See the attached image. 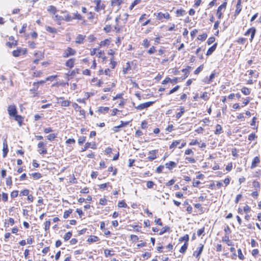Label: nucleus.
Masks as SVG:
<instances>
[{
	"instance_id": "nucleus-1",
	"label": "nucleus",
	"mask_w": 261,
	"mask_h": 261,
	"mask_svg": "<svg viewBox=\"0 0 261 261\" xmlns=\"http://www.w3.org/2000/svg\"><path fill=\"white\" fill-rule=\"evenodd\" d=\"M82 12L83 14H86V19L83 17V22H82V24L84 25H87L89 24V22L92 23H96L98 17L95 12L93 11H89L86 7H82L81 8Z\"/></svg>"
},
{
	"instance_id": "nucleus-2",
	"label": "nucleus",
	"mask_w": 261,
	"mask_h": 261,
	"mask_svg": "<svg viewBox=\"0 0 261 261\" xmlns=\"http://www.w3.org/2000/svg\"><path fill=\"white\" fill-rule=\"evenodd\" d=\"M126 21L127 18L125 19H122L120 15L117 16L115 18V24L114 27L115 32L119 33L122 32Z\"/></svg>"
},
{
	"instance_id": "nucleus-3",
	"label": "nucleus",
	"mask_w": 261,
	"mask_h": 261,
	"mask_svg": "<svg viewBox=\"0 0 261 261\" xmlns=\"http://www.w3.org/2000/svg\"><path fill=\"white\" fill-rule=\"evenodd\" d=\"M228 5V1L224 0L216 10V16L218 19H221L224 17Z\"/></svg>"
},
{
	"instance_id": "nucleus-4",
	"label": "nucleus",
	"mask_w": 261,
	"mask_h": 261,
	"mask_svg": "<svg viewBox=\"0 0 261 261\" xmlns=\"http://www.w3.org/2000/svg\"><path fill=\"white\" fill-rule=\"evenodd\" d=\"M8 112L11 117L14 118L15 121H17L19 125H21L23 121V118L17 114V111L16 107L14 105L9 106L8 108Z\"/></svg>"
},
{
	"instance_id": "nucleus-5",
	"label": "nucleus",
	"mask_w": 261,
	"mask_h": 261,
	"mask_svg": "<svg viewBox=\"0 0 261 261\" xmlns=\"http://www.w3.org/2000/svg\"><path fill=\"white\" fill-rule=\"evenodd\" d=\"M95 5L94 10L96 13H100L102 11L105 13L106 5L105 2L102 0H93Z\"/></svg>"
},
{
	"instance_id": "nucleus-6",
	"label": "nucleus",
	"mask_w": 261,
	"mask_h": 261,
	"mask_svg": "<svg viewBox=\"0 0 261 261\" xmlns=\"http://www.w3.org/2000/svg\"><path fill=\"white\" fill-rule=\"evenodd\" d=\"M153 15L155 16L156 19L161 22H163L165 20H169L171 19V16L169 12L163 13L161 11L154 13Z\"/></svg>"
},
{
	"instance_id": "nucleus-7",
	"label": "nucleus",
	"mask_w": 261,
	"mask_h": 261,
	"mask_svg": "<svg viewBox=\"0 0 261 261\" xmlns=\"http://www.w3.org/2000/svg\"><path fill=\"white\" fill-rule=\"evenodd\" d=\"M76 54V50L70 46L67 47L62 53V57L64 58H68L69 57L74 56Z\"/></svg>"
},
{
	"instance_id": "nucleus-8",
	"label": "nucleus",
	"mask_w": 261,
	"mask_h": 261,
	"mask_svg": "<svg viewBox=\"0 0 261 261\" xmlns=\"http://www.w3.org/2000/svg\"><path fill=\"white\" fill-rule=\"evenodd\" d=\"M256 29L255 27H251L248 29L244 33L245 36H248L250 34V42H252L256 34Z\"/></svg>"
},
{
	"instance_id": "nucleus-9",
	"label": "nucleus",
	"mask_w": 261,
	"mask_h": 261,
	"mask_svg": "<svg viewBox=\"0 0 261 261\" xmlns=\"http://www.w3.org/2000/svg\"><path fill=\"white\" fill-rule=\"evenodd\" d=\"M27 52V49L25 48L17 47L16 50L12 51V55L15 57H18L21 55H25Z\"/></svg>"
},
{
	"instance_id": "nucleus-10",
	"label": "nucleus",
	"mask_w": 261,
	"mask_h": 261,
	"mask_svg": "<svg viewBox=\"0 0 261 261\" xmlns=\"http://www.w3.org/2000/svg\"><path fill=\"white\" fill-rule=\"evenodd\" d=\"M76 59L72 57L67 59L65 63V66L68 69H71L75 65Z\"/></svg>"
},
{
	"instance_id": "nucleus-11",
	"label": "nucleus",
	"mask_w": 261,
	"mask_h": 261,
	"mask_svg": "<svg viewBox=\"0 0 261 261\" xmlns=\"http://www.w3.org/2000/svg\"><path fill=\"white\" fill-rule=\"evenodd\" d=\"M124 2V0H111L110 5L112 8L117 7L118 10L120 9L121 5Z\"/></svg>"
},
{
	"instance_id": "nucleus-12",
	"label": "nucleus",
	"mask_w": 261,
	"mask_h": 261,
	"mask_svg": "<svg viewBox=\"0 0 261 261\" xmlns=\"http://www.w3.org/2000/svg\"><path fill=\"white\" fill-rule=\"evenodd\" d=\"M79 73V69L75 68L72 70L69 71L66 74L67 80H70L72 79L74 76Z\"/></svg>"
},
{
	"instance_id": "nucleus-13",
	"label": "nucleus",
	"mask_w": 261,
	"mask_h": 261,
	"mask_svg": "<svg viewBox=\"0 0 261 261\" xmlns=\"http://www.w3.org/2000/svg\"><path fill=\"white\" fill-rule=\"evenodd\" d=\"M154 103V101H148L146 102L143 103H141L139 105H138L137 107H135L136 109L138 110H143L146 108H147L151 106L153 103Z\"/></svg>"
},
{
	"instance_id": "nucleus-14",
	"label": "nucleus",
	"mask_w": 261,
	"mask_h": 261,
	"mask_svg": "<svg viewBox=\"0 0 261 261\" xmlns=\"http://www.w3.org/2000/svg\"><path fill=\"white\" fill-rule=\"evenodd\" d=\"M147 15L145 13H144L141 15L139 17V21L140 22H142L141 25L143 27L146 26L148 24H150L151 22V19H148L146 21H144V19L146 18Z\"/></svg>"
},
{
	"instance_id": "nucleus-15",
	"label": "nucleus",
	"mask_w": 261,
	"mask_h": 261,
	"mask_svg": "<svg viewBox=\"0 0 261 261\" xmlns=\"http://www.w3.org/2000/svg\"><path fill=\"white\" fill-rule=\"evenodd\" d=\"M40 83H34L33 88L30 89V92L32 94H33V97L39 96L40 93L39 92H37L38 88H39V84Z\"/></svg>"
},
{
	"instance_id": "nucleus-16",
	"label": "nucleus",
	"mask_w": 261,
	"mask_h": 261,
	"mask_svg": "<svg viewBox=\"0 0 261 261\" xmlns=\"http://www.w3.org/2000/svg\"><path fill=\"white\" fill-rule=\"evenodd\" d=\"M86 39V36L82 34H79L76 37L75 42L76 44H83Z\"/></svg>"
},
{
	"instance_id": "nucleus-17",
	"label": "nucleus",
	"mask_w": 261,
	"mask_h": 261,
	"mask_svg": "<svg viewBox=\"0 0 261 261\" xmlns=\"http://www.w3.org/2000/svg\"><path fill=\"white\" fill-rule=\"evenodd\" d=\"M204 245L200 244V246L197 248V250L194 252L193 255L196 256L198 259L199 258L203 250Z\"/></svg>"
},
{
	"instance_id": "nucleus-18",
	"label": "nucleus",
	"mask_w": 261,
	"mask_h": 261,
	"mask_svg": "<svg viewBox=\"0 0 261 261\" xmlns=\"http://www.w3.org/2000/svg\"><path fill=\"white\" fill-rule=\"evenodd\" d=\"M111 41L112 39L110 37L109 38L105 39V40L100 42L99 46L100 47L108 46L111 44Z\"/></svg>"
},
{
	"instance_id": "nucleus-19",
	"label": "nucleus",
	"mask_w": 261,
	"mask_h": 261,
	"mask_svg": "<svg viewBox=\"0 0 261 261\" xmlns=\"http://www.w3.org/2000/svg\"><path fill=\"white\" fill-rule=\"evenodd\" d=\"M97 56L98 58H100L102 60V62L103 63H106L107 61V57L105 56V53L103 50H98V54H97Z\"/></svg>"
},
{
	"instance_id": "nucleus-20",
	"label": "nucleus",
	"mask_w": 261,
	"mask_h": 261,
	"mask_svg": "<svg viewBox=\"0 0 261 261\" xmlns=\"http://www.w3.org/2000/svg\"><path fill=\"white\" fill-rule=\"evenodd\" d=\"M9 39L10 40L12 41L11 42H7L6 43V45L8 46L9 48H12L13 46H15L17 45V41L14 40V37L11 36L9 37Z\"/></svg>"
},
{
	"instance_id": "nucleus-21",
	"label": "nucleus",
	"mask_w": 261,
	"mask_h": 261,
	"mask_svg": "<svg viewBox=\"0 0 261 261\" xmlns=\"http://www.w3.org/2000/svg\"><path fill=\"white\" fill-rule=\"evenodd\" d=\"M45 30L48 33L51 34L55 35L58 33V30L57 28L48 25L45 27Z\"/></svg>"
},
{
	"instance_id": "nucleus-22",
	"label": "nucleus",
	"mask_w": 261,
	"mask_h": 261,
	"mask_svg": "<svg viewBox=\"0 0 261 261\" xmlns=\"http://www.w3.org/2000/svg\"><path fill=\"white\" fill-rule=\"evenodd\" d=\"M242 10V4L237 3L236 7H235L234 16L235 17L238 16L241 13Z\"/></svg>"
},
{
	"instance_id": "nucleus-23",
	"label": "nucleus",
	"mask_w": 261,
	"mask_h": 261,
	"mask_svg": "<svg viewBox=\"0 0 261 261\" xmlns=\"http://www.w3.org/2000/svg\"><path fill=\"white\" fill-rule=\"evenodd\" d=\"M34 56L37 57V59H35L33 61V63L34 64H37L39 60L43 59L44 58V54L41 51H39L35 53Z\"/></svg>"
},
{
	"instance_id": "nucleus-24",
	"label": "nucleus",
	"mask_w": 261,
	"mask_h": 261,
	"mask_svg": "<svg viewBox=\"0 0 261 261\" xmlns=\"http://www.w3.org/2000/svg\"><path fill=\"white\" fill-rule=\"evenodd\" d=\"M218 45L217 43H215L211 47H210L207 50L206 56H209L211 55L214 51L216 50Z\"/></svg>"
},
{
	"instance_id": "nucleus-25",
	"label": "nucleus",
	"mask_w": 261,
	"mask_h": 261,
	"mask_svg": "<svg viewBox=\"0 0 261 261\" xmlns=\"http://www.w3.org/2000/svg\"><path fill=\"white\" fill-rule=\"evenodd\" d=\"M73 20H77L83 22V16L77 11L73 14Z\"/></svg>"
},
{
	"instance_id": "nucleus-26",
	"label": "nucleus",
	"mask_w": 261,
	"mask_h": 261,
	"mask_svg": "<svg viewBox=\"0 0 261 261\" xmlns=\"http://www.w3.org/2000/svg\"><path fill=\"white\" fill-rule=\"evenodd\" d=\"M45 145V144L43 142H40L38 144V147L39 148L42 149L41 151H39V153L40 154H44L47 153V149L45 148H44Z\"/></svg>"
},
{
	"instance_id": "nucleus-27",
	"label": "nucleus",
	"mask_w": 261,
	"mask_h": 261,
	"mask_svg": "<svg viewBox=\"0 0 261 261\" xmlns=\"http://www.w3.org/2000/svg\"><path fill=\"white\" fill-rule=\"evenodd\" d=\"M158 150H152L149 152V154H150V156H149L147 158L148 161H152L156 158V156L155 154L158 152Z\"/></svg>"
},
{
	"instance_id": "nucleus-28",
	"label": "nucleus",
	"mask_w": 261,
	"mask_h": 261,
	"mask_svg": "<svg viewBox=\"0 0 261 261\" xmlns=\"http://www.w3.org/2000/svg\"><path fill=\"white\" fill-rule=\"evenodd\" d=\"M260 163V159L258 156H255L252 160L251 168L253 169L255 168L258 164Z\"/></svg>"
},
{
	"instance_id": "nucleus-29",
	"label": "nucleus",
	"mask_w": 261,
	"mask_h": 261,
	"mask_svg": "<svg viewBox=\"0 0 261 261\" xmlns=\"http://www.w3.org/2000/svg\"><path fill=\"white\" fill-rule=\"evenodd\" d=\"M53 18L57 22V24L60 25L61 24V22L63 21L64 17L61 15H59L58 14L55 15Z\"/></svg>"
},
{
	"instance_id": "nucleus-30",
	"label": "nucleus",
	"mask_w": 261,
	"mask_h": 261,
	"mask_svg": "<svg viewBox=\"0 0 261 261\" xmlns=\"http://www.w3.org/2000/svg\"><path fill=\"white\" fill-rule=\"evenodd\" d=\"M150 45V41L147 38H144L142 42V46L144 48H148Z\"/></svg>"
},
{
	"instance_id": "nucleus-31",
	"label": "nucleus",
	"mask_w": 261,
	"mask_h": 261,
	"mask_svg": "<svg viewBox=\"0 0 261 261\" xmlns=\"http://www.w3.org/2000/svg\"><path fill=\"white\" fill-rule=\"evenodd\" d=\"M47 11L52 15H55L57 12V8L54 6H49L47 8Z\"/></svg>"
},
{
	"instance_id": "nucleus-32",
	"label": "nucleus",
	"mask_w": 261,
	"mask_h": 261,
	"mask_svg": "<svg viewBox=\"0 0 261 261\" xmlns=\"http://www.w3.org/2000/svg\"><path fill=\"white\" fill-rule=\"evenodd\" d=\"M175 14L177 17L183 16L186 14V12L184 9L180 8L176 10Z\"/></svg>"
},
{
	"instance_id": "nucleus-33",
	"label": "nucleus",
	"mask_w": 261,
	"mask_h": 261,
	"mask_svg": "<svg viewBox=\"0 0 261 261\" xmlns=\"http://www.w3.org/2000/svg\"><path fill=\"white\" fill-rule=\"evenodd\" d=\"M222 241L226 243L228 246H232V242L229 240V236L225 234L222 238Z\"/></svg>"
},
{
	"instance_id": "nucleus-34",
	"label": "nucleus",
	"mask_w": 261,
	"mask_h": 261,
	"mask_svg": "<svg viewBox=\"0 0 261 261\" xmlns=\"http://www.w3.org/2000/svg\"><path fill=\"white\" fill-rule=\"evenodd\" d=\"M177 165V164L173 161H170L169 163L165 164V166L169 170H172L173 168H175Z\"/></svg>"
},
{
	"instance_id": "nucleus-35",
	"label": "nucleus",
	"mask_w": 261,
	"mask_h": 261,
	"mask_svg": "<svg viewBox=\"0 0 261 261\" xmlns=\"http://www.w3.org/2000/svg\"><path fill=\"white\" fill-rule=\"evenodd\" d=\"M117 65V62L115 61V57H111L110 59V62L109 63V67L111 69H114Z\"/></svg>"
},
{
	"instance_id": "nucleus-36",
	"label": "nucleus",
	"mask_w": 261,
	"mask_h": 261,
	"mask_svg": "<svg viewBox=\"0 0 261 261\" xmlns=\"http://www.w3.org/2000/svg\"><path fill=\"white\" fill-rule=\"evenodd\" d=\"M3 157L5 158L8 153V145L7 143V141H5L3 143Z\"/></svg>"
},
{
	"instance_id": "nucleus-37",
	"label": "nucleus",
	"mask_w": 261,
	"mask_h": 261,
	"mask_svg": "<svg viewBox=\"0 0 261 261\" xmlns=\"http://www.w3.org/2000/svg\"><path fill=\"white\" fill-rule=\"evenodd\" d=\"M89 147H91L92 149H95L96 148V145H95V143H94L91 146V143L87 142V143H86L84 147L83 148H82V151H85L86 149H87Z\"/></svg>"
},
{
	"instance_id": "nucleus-38",
	"label": "nucleus",
	"mask_w": 261,
	"mask_h": 261,
	"mask_svg": "<svg viewBox=\"0 0 261 261\" xmlns=\"http://www.w3.org/2000/svg\"><path fill=\"white\" fill-rule=\"evenodd\" d=\"M131 69L129 63L128 62L126 63L125 66L123 67L122 72L123 74H125Z\"/></svg>"
},
{
	"instance_id": "nucleus-39",
	"label": "nucleus",
	"mask_w": 261,
	"mask_h": 261,
	"mask_svg": "<svg viewBox=\"0 0 261 261\" xmlns=\"http://www.w3.org/2000/svg\"><path fill=\"white\" fill-rule=\"evenodd\" d=\"M252 186L254 188L255 190H259L260 188V185L259 182L255 180L252 181Z\"/></svg>"
},
{
	"instance_id": "nucleus-40",
	"label": "nucleus",
	"mask_w": 261,
	"mask_h": 261,
	"mask_svg": "<svg viewBox=\"0 0 261 261\" xmlns=\"http://www.w3.org/2000/svg\"><path fill=\"white\" fill-rule=\"evenodd\" d=\"M31 176H32L34 179H38L42 177V174L38 172H34L31 174H30Z\"/></svg>"
},
{
	"instance_id": "nucleus-41",
	"label": "nucleus",
	"mask_w": 261,
	"mask_h": 261,
	"mask_svg": "<svg viewBox=\"0 0 261 261\" xmlns=\"http://www.w3.org/2000/svg\"><path fill=\"white\" fill-rule=\"evenodd\" d=\"M60 100H62V101H60L61 105L62 107H68L70 105V101L69 100H64L63 97H60L59 98Z\"/></svg>"
},
{
	"instance_id": "nucleus-42",
	"label": "nucleus",
	"mask_w": 261,
	"mask_h": 261,
	"mask_svg": "<svg viewBox=\"0 0 261 261\" xmlns=\"http://www.w3.org/2000/svg\"><path fill=\"white\" fill-rule=\"evenodd\" d=\"M237 42L240 44L244 45L247 42V39L244 37H240L237 39Z\"/></svg>"
},
{
	"instance_id": "nucleus-43",
	"label": "nucleus",
	"mask_w": 261,
	"mask_h": 261,
	"mask_svg": "<svg viewBox=\"0 0 261 261\" xmlns=\"http://www.w3.org/2000/svg\"><path fill=\"white\" fill-rule=\"evenodd\" d=\"M99 240L98 238L95 236H91L88 239L87 241L91 243H94L98 241Z\"/></svg>"
},
{
	"instance_id": "nucleus-44",
	"label": "nucleus",
	"mask_w": 261,
	"mask_h": 261,
	"mask_svg": "<svg viewBox=\"0 0 261 261\" xmlns=\"http://www.w3.org/2000/svg\"><path fill=\"white\" fill-rule=\"evenodd\" d=\"M207 37V34L206 33H204L202 34L199 35L197 37V39L201 41H204L206 40Z\"/></svg>"
},
{
	"instance_id": "nucleus-45",
	"label": "nucleus",
	"mask_w": 261,
	"mask_h": 261,
	"mask_svg": "<svg viewBox=\"0 0 261 261\" xmlns=\"http://www.w3.org/2000/svg\"><path fill=\"white\" fill-rule=\"evenodd\" d=\"M141 2V0H135L133 2V3L130 4L129 7V10H132L134 7L139 4Z\"/></svg>"
},
{
	"instance_id": "nucleus-46",
	"label": "nucleus",
	"mask_w": 261,
	"mask_h": 261,
	"mask_svg": "<svg viewBox=\"0 0 261 261\" xmlns=\"http://www.w3.org/2000/svg\"><path fill=\"white\" fill-rule=\"evenodd\" d=\"M103 30L105 33H109L112 31V27L110 24H107L103 28Z\"/></svg>"
},
{
	"instance_id": "nucleus-47",
	"label": "nucleus",
	"mask_w": 261,
	"mask_h": 261,
	"mask_svg": "<svg viewBox=\"0 0 261 261\" xmlns=\"http://www.w3.org/2000/svg\"><path fill=\"white\" fill-rule=\"evenodd\" d=\"M180 111L179 112H178L177 114H176V118L178 119H179L181 116L184 114V113H185V109H184V107H180Z\"/></svg>"
},
{
	"instance_id": "nucleus-48",
	"label": "nucleus",
	"mask_w": 261,
	"mask_h": 261,
	"mask_svg": "<svg viewBox=\"0 0 261 261\" xmlns=\"http://www.w3.org/2000/svg\"><path fill=\"white\" fill-rule=\"evenodd\" d=\"M156 47L154 46H151L147 50V53L149 55L154 54L156 52Z\"/></svg>"
},
{
	"instance_id": "nucleus-49",
	"label": "nucleus",
	"mask_w": 261,
	"mask_h": 261,
	"mask_svg": "<svg viewBox=\"0 0 261 261\" xmlns=\"http://www.w3.org/2000/svg\"><path fill=\"white\" fill-rule=\"evenodd\" d=\"M188 243L185 242V244L181 246L180 249L179 250V252L182 253H184L188 248Z\"/></svg>"
},
{
	"instance_id": "nucleus-50",
	"label": "nucleus",
	"mask_w": 261,
	"mask_h": 261,
	"mask_svg": "<svg viewBox=\"0 0 261 261\" xmlns=\"http://www.w3.org/2000/svg\"><path fill=\"white\" fill-rule=\"evenodd\" d=\"M180 142V140H176V141H173L172 142V143L170 145L169 148L172 149V148H175L179 144Z\"/></svg>"
},
{
	"instance_id": "nucleus-51",
	"label": "nucleus",
	"mask_w": 261,
	"mask_h": 261,
	"mask_svg": "<svg viewBox=\"0 0 261 261\" xmlns=\"http://www.w3.org/2000/svg\"><path fill=\"white\" fill-rule=\"evenodd\" d=\"M109 110V107H101L99 108L98 111L101 113H107Z\"/></svg>"
},
{
	"instance_id": "nucleus-52",
	"label": "nucleus",
	"mask_w": 261,
	"mask_h": 261,
	"mask_svg": "<svg viewBox=\"0 0 261 261\" xmlns=\"http://www.w3.org/2000/svg\"><path fill=\"white\" fill-rule=\"evenodd\" d=\"M193 7L196 8L199 7L202 3V0H194Z\"/></svg>"
},
{
	"instance_id": "nucleus-53",
	"label": "nucleus",
	"mask_w": 261,
	"mask_h": 261,
	"mask_svg": "<svg viewBox=\"0 0 261 261\" xmlns=\"http://www.w3.org/2000/svg\"><path fill=\"white\" fill-rule=\"evenodd\" d=\"M189 240V237L188 234H186L184 237H180L179 239V241L180 242L185 241L186 243H188Z\"/></svg>"
},
{
	"instance_id": "nucleus-54",
	"label": "nucleus",
	"mask_w": 261,
	"mask_h": 261,
	"mask_svg": "<svg viewBox=\"0 0 261 261\" xmlns=\"http://www.w3.org/2000/svg\"><path fill=\"white\" fill-rule=\"evenodd\" d=\"M165 49L164 47H161L158 51V55L160 56H163L165 53Z\"/></svg>"
},
{
	"instance_id": "nucleus-55",
	"label": "nucleus",
	"mask_w": 261,
	"mask_h": 261,
	"mask_svg": "<svg viewBox=\"0 0 261 261\" xmlns=\"http://www.w3.org/2000/svg\"><path fill=\"white\" fill-rule=\"evenodd\" d=\"M63 20L66 22H70L73 20V17L69 14H67L64 18Z\"/></svg>"
},
{
	"instance_id": "nucleus-56",
	"label": "nucleus",
	"mask_w": 261,
	"mask_h": 261,
	"mask_svg": "<svg viewBox=\"0 0 261 261\" xmlns=\"http://www.w3.org/2000/svg\"><path fill=\"white\" fill-rule=\"evenodd\" d=\"M222 127L219 124H217L216 126V130L215 133L217 135L220 134L221 133Z\"/></svg>"
},
{
	"instance_id": "nucleus-57",
	"label": "nucleus",
	"mask_w": 261,
	"mask_h": 261,
	"mask_svg": "<svg viewBox=\"0 0 261 261\" xmlns=\"http://www.w3.org/2000/svg\"><path fill=\"white\" fill-rule=\"evenodd\" d=\"M72 236V232L68 231L67 232L64 237V239L65 241L69 240Z\"/></svg>"
},
{
	"instance_id": "nucleus-58",
	"label": "nucleus",
	"mask_w": 261,
	"mask_h": 261,
	"mask_svg": "<svg viewBox=\"0 0 261 261\" xmlns=\"http://www.w3.org/2000/svg\"><path fill=\"white\" fill-rule=\"evenodd\" d=\"M98 50H99V49L97 48H93L90 49V54L91 56H94L96 54V53L98 54Z\"/></svg>"
},
{
	"instance_id": "nucleus-59",
	"label": "nucleus",
	"mask_w": 261,
	"mask_h": 261,
	"mask_svg": "<svg viewBox=\"0 0 261 261\" xmlns=\"http://www.w3.org/2000/svg\"><path fill=\"white\" fill-rule=\"evenodd\" d=\"M241 91L244 94L246 95H249L250 93V90L248 88L246 87L243 88L241 89Z\"/></svg>"
},
{
	"instance_id": "nucleus-60",
	"label": "nucleus",
	"mask_w": 261,
	"mask_h": 261,
	"mask_svg": "<svg viewBox=\"0 0 261 261\" xmlns=\"http://www.w3.org/2000/svg\"><path fill=\"white\" fill-rule=\"evenodd\" d=\"M216 40V39L214 37L212 36L208 38L206 43L208 45H211V44L213 43Z\"/></svg>"
},
{
	"instance_id": "nucleus-61",
	"label": "nucleus",
	"mask_w": 261,
	"mask_h": 261,
	"mask_svg": "<svg viewBox=\"0 0 261 261\" xmlns=\"http://www.w3.org/2000/svg\"><path fill=\"white\" fill-rule=\"evenodd\" d=\"M57 137V134H51L47 136V139L49 141H53Z\"/></svg>"
},
{
	"instance_id": "nucleus-62",
	"label": "nucleus",
	"mask_w": 261,
	"mask_h": 261,
	"mask_svg": "<svg viewBox=\"0 0 261 261\" xmlns=\"http://www.w3.org/2000/svg\"><path fill=\"white\" fill-rule=\"evenodd\" d=\"M220 20L221 19H217V20L216 21H215L214 27H213V29L214 30L218 29V28L219 27L220 23Z\"/></svg>"
},
{
	"instance_id": "nucleus-63",
	"label": "nucleus",
	"mask_w": 261,
	"mask_h": 261,
	"mask_svg": "<svg viewBox=\"0 0 261 261\" xmlns=\"http://www.w3.org/2000/svg\"><path fill=\"white\" fill-rule=\"evenodd\" d=\"M28 25L27 23H23L21 29L19 30V32L20 34L24 33L26 31V28L27 27Z\"/></svg>"
},
{
	"instance_id": "nucleus-64",
	"label": "nucleus",
	"mask_w": 261,
	"mask_h": 261,
	"mask_svg": "<svg viewBox=\"0 0 261 261\" xmlns=\"http://www.w3.org/2000/svg\"><path fill=\"white\" fill-rule=\"evenodd\" d=\"M198 31L197 29H194L190 32V35L191 36L192 39H194L195 37L196 36V35L198 33Z\"/></svg>"
}]
</instances>
